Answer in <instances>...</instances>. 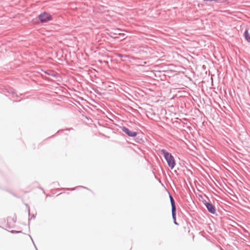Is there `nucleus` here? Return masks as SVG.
Segmentation results:
<instances>
[{
	"instance_id": "nucleus-1",
	"label": "nucleus",
	"mask_w": 250,
	"mask_h": 250,
	"mask_svg": "<svg viewBox=\"0 0 250 250\" xmlns=\"http://www.w3.org/2000/svg\"><path fill=\"white\" fill-rule=\"evenodd\" d=\"M160 152L167 162L168 167L171 169H173L175 166V161L173 156L171 153L168 152L165 149H161Z\"/></svg>"
},
{
	"instance_id": "nucleus-2",
	"label": "nucleus",
	"mask_w": 250,
	"mask_h": 250,
	"mask_svg": "<svg viewBox=\"0 0 250 250\" xmlns=\"http://www.w3.org/2000/svg\"><path fill=\"white\" fill-rule=\"evenodd\" d=\"M39 19L42 22H46L52 20V17L50 15L46 13L41 14L39 15Z\"/></svg>"
},
{
	"instance_id": "nucleus-3",
	"label": "nucleus",
	"mask_w": 250,
	"mask_h": 250,
	"mask_svg": "<svg viewBox=\"0 0 250 250\" xmlns=\"http://www.w3.org/2000/svg\"><path fill=\"white\" fill-rule=\"evenodd\" d=\"M169 198L170 201V203L171 205V210H172V216L173 219L175 220V216H176V206L175 204V202L174 199L171 195H169Z\"/></svg>"
},
{
	"instance_id": "nucleus-4",
	"label": "nucleus",
	"mask_w": 250,
	"mask_h": 250,
	"mask_svg": "<svg viewBox=\"0 0 250 250\" xmlns=\"http://www.w3.org/2000/svg\"><path fill=\"white\" fill-rule=\"evenodd\" d=\"M122 130L130 137H135L137 135V133L135 131L129 130L128 128L125 126L121 127Z\"/></svg>"
},
{
	"instance_id": "nucleus-5",
	"label": "nucleus",
	"mask_w": 250,
	"mask_h": 250,
	"mask_svg": "<svg viewBox=\"0 0 250 250\" xmlns=\"http://www.w3.org/2000/svg\"><path fill=\"white\" fill-rule=\"evenodd\" d=\"M204 204L206 207L208 212L213 214L216 213V209L214 206H213V205L211 203L209 202H206Z\"/></svg>"
},
{
	"instance_id": "nucleus-6",
	"label": "nucleus",
	"mask_w": 250,
	"mask_h": 250,
	"mask_svg": "<svg viewBox=\"0 0 250 250\" xmlns=\"http://www.w3.org/2000/svg\"><path fill=\"white\" fill-rule=\"evenodd\" d=\"M244 36L246 40L249 42H250V34L249 33L248 30H246L244 33Z\"/></svg>"
},
{
	"instance_id": "nucleus-7",
	"label": "nucleus",
	"mask_w": 250,
	"mask_h": 250,
	"mask_svg": "<svg viewBox=\"0 0 250 250\" xmlns=\"http://www.w3.org/2000/svg\"><path fill=\"white\" fill-rule=\"evenodd\" d=\"M205 1H218V0H204Z\"/></svg>"
},
{
	"instance_id": "nucleus-8",
	"label": "nucleus",
	"mask_w": 250,
	"mask_h": 250,
	"mask_svg": "<svg viewBox=\"0 0 250 250\" xmlns=\"http://www.w3.org/2000/svg\"><path fill=\"white\" fill-rule=\"evenodd\" d=\"M173 220H174V223H175L176 225H177V222H176V219H175V220L173 219Z\"/></svg>"
}]
</instances>
